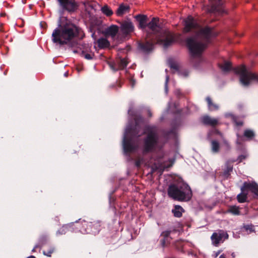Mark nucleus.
<instances>
[{"label": "nucleus", "instance_id": "nucleus-16", "mask_svg": "<svg viewBox=\"0 0 258 258\" xmlns=\"http://www.w3.org/2000/svg\"><path fill=\"white\" fill-rule=\"evenodd\" d=\"M139 23V27L144 29L147 26V17L146 15H138L135 17Z\"/></svg>", "mask_w": 258, "mask_h": 258}, {"label": "nucleus", "instance_id": "nucleus-5", "mask_svg": "<svg viewBox=\"0 0 258 258\" xmlns=\"http://www.w3.org/2000/svg\"><path fill=\"white\" fill-rule=\"evenodd\" d=\"M168 195L175 200L186 202L191 199L192 191L187 184L179 183L171 184L169 186Z\"/></svg>", "mask_w": 258, "mask_h": 258}, {"label": "nucleus", "instance_id": "nucleus-39", "mask_svg": "<svg viewBox=\"0 0 258 258\" xmlns=\"http://www.w3.org/2000/svg\"><path fill=\"white\" fill-rule=\"evenodd\" d=\"M219 258H226V256L224 254H222L219 256Z\"/></svg>", "mask_w": 258, "mask_h": 258}, {"label": "nucleus", "instance_id": "nucleus-23", "mask_svg": "<svg viewBox=\"0 0 258 258\" xmlns=\"http://www.w3.org/2000/svg\"><path fill=\"white\" fill-rule=\"evenodd\" d=\"M102 13L107 17H110L113 14L112 10L107 5H105L101 9Z\"/></svg>", "mask_w": 258, "mask_h": 258}, {"label": "nucleus", "instance_id": "nucleus-2", "mask_svg": "<svg viewBox=\"0 0 258 258\" xmlns=\"http://www.w3.org/2000/svg\"><path fill=\"white\" fill-rule=\"evenodd\" d=\"M148 28L154 34L153 37L147 34V40L146 43L140 44V47L145 51L149 52L154 48V43L162 44L164 47H167L176 39L175 37L169 31L166 30L160 32L161 29L159 24V19L153 18L148 24Z\"/></svg>", "mask_w": 258, "mask_h": 258}, {"label": "nucleus", "instance_id": "nucleus-40", "mask_svg": "<svg viewBox=\"0 0 258 258\" xmlns=\"http://www.w3.org/2000/svg\"><path fill=\"white\" fill-rule=\"evenodd\" d=\"M92 37L94 38V40L96 39V36L95 35V33H93L92 34Z\"/></svg>", "mask_w": 258, "mask_h": 258}, {"label": "nucleus", "instance_id": "nucleus-46", "mask_svg": "<svg viewBox=\"0 0 258 258\" xmlns=\"http://www.w3.org/2000/svg\"><path fill=\"white\" fill-rule=\"evenodd\" d=\"M172 67L174 68V69H176L177 68L176 66H172Z\"/></svg>", "mask_w": 258, "mask_h": 258}, {"label": "nucleus", "instance_id": "nucleus-30", "mask_svg": "<svg viewBox=\"0 0 258 258\" xmlns=\"http://www.w3.org/2000/svg\"><path fill=\"white\" fill-rule=\"evenodd\" d=\"M244 228L247 232L248 233H250L254 231V226L252 225H246L244 226Z\"/></svg>", "mask_w": 258, "mask_h": 258}, {"label": "nucleus", "instance_id": "nucleus-18", "mask_svg": "<svg viewBox=\"0 0 258 258\" xmlns=\"http://www.w3.org/2000/svg\"><path fill=\"white\" fill-rule=\"evenodd\" d=\"M245 188L243 187V186L241 187V190L242 192L239 194L237 196V199L239 203H243L246 201L247 198V192H245Z\"/></svg>", "mask_w": 258, "mask_h": 258}, {"label": "nucleus", "instance_id": "nucleus-28", "mask_svg": "<svg viewBox=\"0 0 258 258\" xmlns=\"http://www.w3.org/2000/svg\"><path fill=\"white\" fill-rule=\"evenodd\" d=\"M233 166L232 165L229 164L227 162L226 163V169L224 171V175L225 176L227 177L230 174V172L232 171Z\"/></svg>", "mask_w": 258, "mask_h": 258}, {"label": "nucleus", "instance_id": "nucleus-35", "mask_svg": "<svg viewBox=\"0 0 258 258\" xmlns=\"http://www.w3.org/2000/svg\"><path fill=\"white\" fill-rule=\"evenodd\" d=\"M221 250H219L216 252H214V254H213V256H214V258H216L218 256V255L221 253Z\"/></svg>", "mask_w": 258, "mask_h": 258}, {"label": "nucleus", "instance_id": "nucleus-38", "mask_svg": "<svg viewBox=\"0 0 258 258\" xmlns=\"http://www.w3.org/2000/svg\"><path fill=\"white\" fill-rule=\"evenodd\" d=\"M236 124L237 125H241L242 124V123L241 122H236Z\"/></svg>", "mask_w": 258, "mask_h": 258}, {"label": "nucleus", "instance_id": "nucleus-31", "mask_svg": "<svg viewBox=\"0 0 258 258\" xmlns=\"http://www.w3.org/2000/svg\"><path fill=\"white\" fill-rule=\"evenodd\" d=\"M83 56L87 59H92L94 55L93 53H86L83 52Z\"/></svg>", "mask_w": 258, "mask_h": 258}, {"label": "nucleus", "instance_id": "nucleus-12", "mask_svg": "<svg viewBox=\"0 0 258 258\" xmlns=\"http://www.w3.org/2000/svg\"><path fill=\"white\" fill-rule=\"evenodd\" d=\"M119 31V27L115 25H111L105 28L103 31V34L106 37H111L114 38Z\"/></svg>", "mask_w": 258, "mask_h": 258}, {"label": "nucleus", "instance_id": "nucleus-49", "mask_svg": "<svg viewBox=\"0 0 258 258\" xmlns=\"http://www.w3.org/2000/svg\"><path fill=\"white\" fill-rule=\"evenodd\" d=\"M169 234L168 232H166L165 235H167Z\"/></svg>", "mask_w": 258, "mask_h": 258}, {"label": "nucleus", "instance_id": "nucleus-1", "mask_svg": "<svg viewBox=\"0 0 258 258\" xmlns=\"http://www.w3.org/2000/svg\"><path fill=\"white\" fill-rule=\"evenodd\" d=\"M184 32L193 31L196 33L194 37L188 38L186 44L193 58L200 57L207 47L210 39L217 34L209 27L202 28L197 21L192 16H188L184 21Z\"/></svg>", "mask_w": 258, "mask_h": 258}, {"label": "nucleus", "instance_id": "nucleus-3", "mask_svg": "<svg viewBox=\"0 0 258 258\" xmlns=\"http://www.w3.org/2000/svg\"><path fill=\"white\" fill-rule=\"evenodd\" d=\"M56 28L52 34V40L54 43L59 44H66L69 43L75 37L77 36L81 31L72 23L66 24Z\"/></svg>", "mask_w": 258, "mask_h": 258}, {"label": "nucleus", "instance_id": "nucleus-37", "mask_svg": "<svg viewBox=\"0 0 258 258\" xmlns=\"http://www.w3.org/2000/svg\"><path fill=\"white\" fill-rule=\"evenodd\" d=\"M180 75L181 76H184V77H186V76H187V75H188V73H187V72H184V73H181L180 74Z\"/></svg>", "mask_w": 258, "mask_h": 258}, {"label": "nucleus", "instance_id": "nucleus-51", "mask_svg": "<svg viewBox=\"0 0 258 258\" xmlns=\"http://www.w3.org/2000/svg\"><path fill=\"white\" fill-rule=\"evenodd\" d=\"M149 115H150V116H151V112H149Z\"/></svg>", "mask_w": 258, "mask_h": 258}, {"label": "nucleus", "instance_id": "nucleus-10", "mask_svg": "<svg viewBox=\"0 0 258 258\" xmlns=\"http://www.w3.org/2000/svg\"><path fill=\"white\" fill-rule=\"evenodd\" d=\"M128 61L126 58H119L116 60V62L109 61L108 64L110 68L113 71H116L118 70L123 69L126 67Z\"/></svg>", "mask_w": 258, "mask_h": 258}, {"label": "nucleus", "instance_id": "nucleus-29", "mask_svg": "<svg viewBox=\"0 0 258 258\" xmlns=\"http://www.w3.org/2000/svg\"><path fill=\"white\" fill-rule=\"evenodd\" d=\"M54 250V248L53 247L50 246L49 247V249L47 251L44 250L43 251V253L45 255L50 257L51 256V254L53 252Z\"/></svg>", "mask_w": 258, "mask_h": 258}, {"label": "nucleus", "instance_id": "nucleus-7", "mask_svg": "<svg viewBox=\"0 0 258 258\" xmlns=\"http://www.w3.org/2000/svg\"><path fill=\"white\" fill-rule=\"evenodd\" d=\"M234 72L239 75L240 82L244 86H248L254 80L258 81V77L248 70L244 66L241 65L234 69Z\"/></svg>", "mask_w": 258, "mask_h": 258}, {"label": "nucleus", "instance_id": "nucleus-17", "mask_svg": "<svg viewBox=\"0 0 258 258\" xmlns=\"http://www.w3.org/2000/svg\"><path fill=\"white\" fill-rule=\"evenodd\" d=\"M130 10V7L127 5L121 4L118 8L116 14L118 16H122L128 13Z\"/></svg>", "mask_w": 258, "mask_h": 258}, {"label": "nucleus", "instance_id": "nucleus-20", "mask_svg": "<svg viewBox=\"0 0 258 258\" xmlns=\"http://www.w3.org/2000/svg\"><path fill=\"white\" fill-rule=\"evenodd\" d=\"M184 212L183 209L180 206H175L173 209L172 210V212L174 214V216L176 217H181L182 215V213Z\"/></svg>", "mask_w": 258, "mask_h": 258}, {"label": "nucleus", "instance_id": "nucleus-43", "mask_svg": "<svg viewBox=\"0 0 258 258\" xmlns=\"http://www.w3.org/2000/svg\"><path fill=\"white\" fill-rule=\"evenodd\" d=\"M224 143L225 145H226L228 146V142H227V141H226V140H224Z\"/></svg>", "mask_w": 258, "mask_h": 258}, {"label": "nucleus", "instance_id": "nucleus-24", "mask_svg": "<svg viewBox=\"0 0 258 258\" xmlns=\"http://www.w3.org/2000/svg\"><path fill=\"white\" fill-rule=\"evenodd\" d=\"M227 213H230L234 215H240L239 208L236 206H230L227 211Z\"/></svg>", "mask_w": 258, "mask_h": 258}, {"label": "nucleus", "instance_id": "nucleus-42", "mask_svg": "<svg viewBox=\"0 0 258 258\" xmlns=\"http://www.w3.org/2000/svg\"><path fill=\"white\" fill-rule=\"evenodd\" d=\"M231 256H232V257L234 258L236 256L235 253L234 252H232Z\"/></svg>", "mask_w": 258, "mask_h": 258}, {"label": "nucleus", "instance_id": "nucleus-9", "mask_svg": "<svg viewBox=\"0 0 258 258\" xmlns=\"http://www.w3.org/2000/svg\"><path fill=\"white\" fill-rule=\"evenodd\" d=\"M228 238V234L221 231L218 233H213L211 237L212 243L215 246H218L220 243L223 242Z\"/></svg>", "mask_w": 258, "mask_h": 258}, {"label": "nucleus", "instance_id": "nucleus-22", "mask_svg": "<svg viewBox=\"0 0 258 258\" xmlns=\"http://www.w3.org/2000/svg\"><path fill=\"white\" fill-rule=\"evenodd\" d=\"M219 67L224 73L229 71L231 69V65L229 61H225L223 63L219 64Z\"/></svg>", "mask_w": 258, "mask_h": 258}, {"label": "nucleus", "instance_id": "nucleus-48", "mask_svg": "<svg viewBox=\"0 0 258 258\" xmlns=\"http://www.w3.org/2000/svg\"><path fill=\"white\" fill-rule=\"evenodd\" d=\"M164 242H165V241H164H164L162 242V245H163V246H164Z\"/></svg>", "mask_w": 258, "mask_h": 258}, {"label": "nucleus", "instance_id": "nucleus-25", "mask_svg": "<svg viewBox=\"0 0 258 258\" xmlns=\"http://www.w3.org/2000/svg\"><path fill=\"white\" fill-rule=\"evenodd\" d=\"M206 100L208 104V107L210 110L213 111L218 109V106L216 104L213 103L211 99L209 97L206 98Z\"/></svg>", "mask_w": 258, "mask_h": 258}, {"label": "nucleus", "instance_id": "nucleus-41", "mask_svg": "<svg viewBox=\"0 0 258 258\" xmlns=\"http://www.w3.org/2000/svg\"><path fill=\"white\" fill-rule=\"evenodd\" d=\"M62 231H63V229H61ZM62 234V231L60 232V230H58L57 232V234Z\"/></svg>", "mask_w": 258, "mask_h": 258}, {"label": "nucleus", "instance_id": "nucleus-36", "mask_svg": "<svg viewBox=\"0 0 258 258\" xmlns=\"http://www.w3.org/2000/svg\"><path fill=\"white\" fill-rule=\"evenodd\" d=\"M246 157L244 155H240L238 157V159L239 160V162H241L243 160L245 159Z\"/></svg>", "mask_w": 258, "mask_h": 258}, {"label": "nucleus", "instance_id": "nucleus-14", "mask_svg": "<svg viewBox=\"0 0 258 258\" xmlns=\"http://www.w3.org/2000/svg\"><path fill=\"white\" fill-rule=\"evenodd\" d=\"M201 121L203 124L206 125L214 127L219 123V120L217 118H212L208 115L204 116L201 118Z\"/></svg>", "mask_w": 258, "mask_h": 258}, {"label": "nucleus", "instance_id": "nucleus-13", "mask_svg": "<svg viewBox=\"0 0 258 258\" xmlns=\"http://www.w3.org/2000/svg\"><path fill=\"white\" fill-rule=\"evenodd\" d=\"M121 31L123 34L127 35L134 30V26L130 20L123 21L120 25Z\"/></svg>", "mask_w": 258, "mask_h": 258}, {"label": "nucleus", "instance_id": "nucleus-47", "mask_svg": "<svg viewBox=\"0 0 258 258\" xmlns=\"http://www.w3.org/2000/svg\"><path fill=\"white\" fill-rule=\"evenodd\" d=\"M134 84H135V81H133V83H132V87L134 86Z\"/></svg>", "mask_w": 258, "mask_h": 258}, {"label": "nucleus", "instance_id": "nucleus-8", "mask_svg": "<svg viewBox=\"0 0 258 258\" xmlns=\"http://www.w3.org/2000/svg\"><path fill=\"white\" fill-rule=\"evenodd\" d=\"M82 224V227L80 229V231L83 234H96L99 232L100 229L101 225L99 221L88 222L83 221Z\"/></svg>", "mask_w": 258, "mask_h": 258}, {"label": "nucleus", "instance_id": "nucleus-6", "mask_svg": "<svg viewBox=\"0 0 258 258\" xmlns=\"http://www.w3.org/2000/svg\"><path fill=\"white\" fill-rule=\"evenodd\" d=\"M140 135L133 133L129 127L126 128L123 140V148L125 154L134 152L138 149L139 144L136 139Z\"/></svg>", "mask_w": 258, "mask_h": 258}, {"label": "nucleus", "instance_id": "nucleus-15", "mask_svg": "<svg viewBox=\"0 0 258 258\" xmlns=\"http://www.w3.org/2000/svg\"><path fill=\"white\" fill-rule=\"evenodd\" d=\"M243 187L249 189L251 192L258 197V184L254 181L245 182Z\"/></svg>", "mask_w": 258, "mask_h": 258}, {"label": "nucleus", "instance_id": "nucleus-34", "mask_svg": "<svg viewBox=\"0 0 258 258\" xmlns=\"http://www.w3.org/2000/svg\"><path fill=\"white\" fill-rule=\"evenodd\" d=\"M43 244L42 243V244H36L34 248H33V249L32 250V251L33 252H35V249L38 247H41V246H42Z\"/></svg>", "mask_w": 258, "mask_h": 258}, {"label": "nucleus", "instance_id": "nucleus-21", "mask_svg": "<svg viewBox=\"0 0 258 258\" xmlns=\"http://www.w3.org/2000/svg\"><path fill=\"white\" fill-rule=\"evenodd\" d=\"M211 2H215L214 5L215 6V10L219 12L220 14H222L225 13V11L222 9V7H220L222 6L223 5V2L221 0H209Z\"/></svg>", "mask_w": 258, "mask_h": 258}, {"label": "nucleus", "instance_id": "nucleus-26", "mask_svg": "<svg viewBox=\"0 0 258 258\" xmlns=\"http://www.w3.org/2000/svg\"><path fill=\"white\" fill-rule=\"evenodd\" d=\"M211 148L213 152H218L220 149V144L218 142L215 140H212L211 141Z\"/></svg>", "mask_w": 258, "mask_h": 258}, {"label": "nucleus", "instance_id": "nucleus-27", "mask_svg": "<svg viewBox=\"0 0 258 258\" xmlns=\"http://www.w3.org/2000/svg\"><path fill=\"white\" fill-rule=\"evenodd\" d=\"M244 136L251 139L254 136V133L253 131L251 130H246L244 132Z\"/></svg>", "mask_w": 258, "mask_h": 258}, {"label": "nucleus", "instance_id": "nucleus-44", "mask_svg": "<svg viewBox=\"0 0 258 258\" xmlns=\"http://www.w3.org/2000/svg\"><path fill=\"white\" fill-rule=\"evenodd\" d=\"M27 258H36V257L33 255H31V256L27 257Z\"/></svg>", "mask_w": 258, "mask_h": 258}, {"label": "nucleus", "instance_id": "nucleus-19", "mask_svg": "<svg viewBox=\"0 0 258 258\" xmlns=\"http://www.w3.org/2000/svg\"><path fill=\"white\" fill-rule=\"evenodd\" d=\"M97 43L100 48H105L109 46L110 43L106 38H101L97 41Z\"/></svg>", "mask_w": 258, "mask_h": 258}, {"label": "nucleus", "instance_id": "nucleus-32", "mask_svg": "<svg viewBox=\"0 0 258 258\" xmlns=\"http://www.w3.org/2000/svg\"><path fill=\"white\" fill-rule=\"evenodd\" d=\"M143 158H138L136 161V165L137 166V167H140V165H141V164L143 163Z\"/></svg>", "mask_w": 258, "mask_h": 258}, {"label": "nucleus", "instance_id": "nucleus-45", "mask_svg": "<svg viewBox=\"0 0 258 258\" xmlns=\"http://www.w3.org/2000/svg\"><path fill=\"white\" fill-rule=\"evenodd\" d=\"M68 73L66 72V73H64V76L67 77L68 76Z\"/></svg>", "mask_w": 258, "mask_h": 258}, {"label": "nucleus", "instance_id": "nucleus-50", "mask_svg": "<svg viewBox=\"0 0 258 258\" xmlns=\"http://www.w3.org/2000/svg\"><path fill=\"white\" fill-rule=\"evenodd\" d=\"M216 132L218 134H220V133L218 131H216Z\"/></svg>", "mask_w": 258, "mask_h": 258}, {"label": "nucleus", "instance_id": "nucleus-33", "mask_svg": "<svg viewBox=\"0 0 258 258\" xmlns=\"http://www.w3.org/2000/svg\"><path fill=\"white\" fill-rule=\"evenodd\" d=\"M168 81H169V77H168V76H166V81H165V90L166 93H167V92H168L167 85H168Z\"/></svg>", "mask_w": 258, "mask_h": 258}, {"label": "nucleus", "instance_id": "nucleus-4", "mask_svg": "<svg viewBox=\"0 0 258 258\" xmlns=\"http://www.w3.org/2000/svg\"><path fill=\"white\" fill-rule=\"evenodd\" d=\"M144 134H147V136L144 140V145L142 152L146 154L152 152L157 149H161L163 145L160 141L157 130L155 127L148 126Z\"/></svg>", "mask_w": 258, "mask_h": 258}, {"label": "nucleus", "instance_id": "nucleus-11", "mask_svg": "<svg viewBox=\"0 0 258 258\" xmlns=\"http://www.w3.org/2000/svg\"><path fill=\"white\" fill-rule=\"evenodd\" d=\"M60 6L70 12L75 11L78 8V5L75 0H57Z\"/></svg>", "mask_w": 258, "mask_h": 258}]
</instances>
